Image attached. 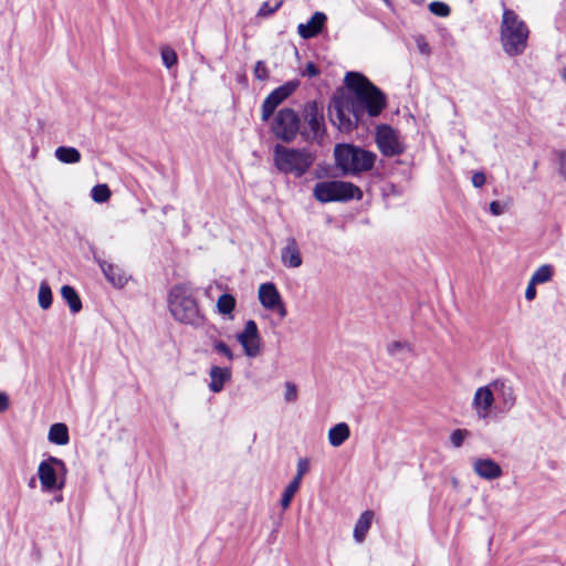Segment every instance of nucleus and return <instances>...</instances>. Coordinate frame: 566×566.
I'll use <instances>...</instances> for the list:
<instances>
[{"instance_id":"nucleus-1","label":"nucleus","mask_w":566,"mask_h":566,"mask_svg":"<svg viewBox=\"0 0 566 566\" xmlns=\"http://www.w3.org/2000/svg\"><path fill=\"white\" fill-rule=\"evenodd\" d=\"M345 84L352 94L335 95L329 104V117L340 132L349 133L365 117H377L387 105L386 95L365 75L348 72Z\"/></svg>"},{"instance_id":"nucleus-2","label":"nucleus","mask_w":566,"mask_h":566,"mask_svg":"<svg viewBox=\"0 0 566 566\" xmlns=\"http://www.w3.org/2000/svg\"><path fill=\"white\" fill-rule=\"evenodd\" d=\"M334 157L337 168L347 176H358L371 170L377 159L374 151L352 144L336 145Z\"/></svg>"},{"instance_id":"nucleus-3","label":"nucleus","mask_w":566,"mask_h":566,"mask_svg":"<svg viewBox=\"0 0 566 566\" xmlns=\"http://www.w3.org/2000/svg\"><path fill=\"white\" fill-rule=\"evenodd\" d=\"M315 161V155L307 148H292L275 145L273 148V165L282 174L295 178L303 177Z\"/></svg>"},{"instance_id":"nucleus-4","label":"nucleus","mask_w":566,"mask_h":566,"mask_svg":"<svg viewBox=\"0 0 566 566\" xmlns=\"http://www.w3.org/2000/svg\"><path fill=\"white\" fill-rule=\"evenodd\" d=\"M528 29L518 15L511 9L503 10L501 23V43L510 56L524 52L527 45Z\"/></svg>"},{"instance_id":"nucleus-5","label":"nucleus","mask_w":566,"mask_h":566,"mask_svg":"<svg viewBox=\"0 0 566 566\" xmlns=\"http://www.w3.org/2000/svg\"><path fill=\"white\" fill-rule=\"evenodd\" d=\"M168 303L170 313L177 321L192 326L202 325L203 316L200 314L189 285L174 286L169 293Z\"/></svg>"},{"instance_id":"nucleus-6","label":"nucleus","mask_w":566,"mask_h":566,"mask_svg":"<svg viewBox=\"0 0 566 566\" xmlns=\"http://www.w3.org/2000/svg\"><path fill=\"white\" fill-rule=\"evenodd\" d=\"M314 198L319 202L347 201L361 199L363 191L359 187L348 181L332 180L317 182L313 190Z\"/></svg>"},{"instance_id":"nucleus-7","label":"nucleus","mask_w":566,"mask_h":566,"mask_svg":"<svg viewBox=\"0 0 566 566\" xmlns=\"http://www.w3.org/2000/svg\"><path fill=\"white\" fill-rule=\"evenodd\" d=\"M303 119L306 125L301 130L303 139L321 143L325 134L323 107L315 101L307 102L303 108Z\"/></svg>"},{"instance_id":"nucleus-8","label":"nucleus","mask_w":566,"mask_h":566,"mask_svg":"<svg viewBox=\"0 0 566 566\" xmlns=\"http://www.w3.org/2000/svg\"><path fill=\"white\" fill-rule=\"evenodd\" d=\"M272 132L284 143L293 142L301 134L298 114L292 108H282L274 116Z\"/></svg>"},{"instance_id":"nucleus-9","label":"nucleus","mask_w":566,"mask_h":566,"mask_svg":"<svg viewBox=\"0 0 566 566\" xmlns=\"http://www.w3.org/2000/svg\"><path fill=\"white\" fill-rule=\"evenodd\" d=\"M375 139L378 149L386 157L399 156L405 151L399 133L389 125L377 126Z\"/></svg>"},{"instance_id":"nucleus-10","label":"nucleus","mask_w":566,"mask_h":566,"mask_svg":"<svg viewBox=\"0 0 566 566\" xmlns=\"http://www.w3.org/2000/svg\"><path fill=\"white\" fill-rule=\"evenodd\" d=\"M298 85L300 82L294 80L273 90L262 103V120H269V118L274 114L275 108L291 96Z\"/></svg>"},{"instance_id":"nucleus-11","label":"nucleus","mask_w":566,"mask_h":566,"mask_svg":"<svg viewBox=\"0 0 566 566\" xmlns=\"http://www.w3.org/2000/svg\"><path fill=\"white\" fill-rule=\"evenodd\" d=\"M238 342L243 347L244 354L250 357H256L261 352V337L258 325L253 319H249L241 333L237 335Z\"/></svg>"},{"instance_id":"nucleus-12","label":"nucleus","mask_w":566,"mask_h":566,"mask_svg":"<svg viewBox=\"0 0 566 566\" xmlns=\"http://www.w3.org/2000/svg\"><path fill=\"white\" fill-rule=\"evenodd\" d=\"M493 403L494 391L491 384L476 389L472 400V408L480 419H486L490 416Z\"/></svg>"},{"instance_id":"nucleus-13","label":"nucleus","mask_w":566,"mask_h":566,"mask_svg":"<svg viewBox=\"0 0 566 566\" xmlns=\"http://www.w3.org/2000/svg\"><path fill=\"white\" fill-rule=\"evenodd\" d=\"M93 259L99 265L105 279L115 289H122L126 284L127 276L123 269H120L117 264L108 263L102 260L95 252L93 253Z\"/></svg>"},{"instance_id":"nucleus-14","label":"nucleus","mask_w":566,"mask_h":566,"mask_svg":"<svg viewBox=\"0 0 566 566\" xmlns=\"http://www.w3.org/2000/svg\"><path fill=\"white\" fill-rule=\"evenodd\" d=\"M472 465L474 473L484 480H495L503 474L501 465L490 458H476Z\"/></svg>"},{"instance_id":"nucleus-15","label":"nucleus","mask_w":566,"mask_h":566,"mask_svg":"<svg viewBox=\"0 0 566 566\" xmlns=\"http://www.w3.org/2000/svg\"><path fill=\"white\" fill-rule=\"evenodd\" d=\"M326 20L325 13L315 12L306 23L298 24L297 32L300 36L305 40L317 36L322 32Z\"/></svg>"},{"instance_id":"nucleus-16","label":"nucleus","mask_w":566,"mask_h":566,"mask_svg":"<svg viewBox=\"0 0 566 566\" xmlns=\"http://www.w3.org/2000/svg\"><path fill=\"white\" fill-rule=\"evenodd\" d=\"M38 475L43 491L59 490L60 479L56 475V469L50 462V458L39 464Z\"/></svg>"},{"instance_id":"nucleus-17","label":"nucleus","mask_w":566,"mask_h":566,"mask_svg":"<svg viewBox=\"0 0 566 566\" xmlns=\"http://www.w3.org/2000/svg\"><path fill=\"white\" fill-rule=\"evenodd\" d=\"M491 386L493 388V391L501 399L503 409L505 411L511 410L516 402V396L513 387L506 380L503 379H495L494 381L491 382Z\"/></svg>"},{"instance_id":"nucleus-18","label":"nucleus","mask_w":566,"mask_h":566,"mask_svg":"<svg viewBox=\"0 0 566 566\" xmlns=\"http://www.w3.org/2000/svg\"><path fill=\"white\" fill-rule=\"evenodd\" d=\"M281 261L286 268L296 269L302 265V256L294 238H287L286 244L281 251Z\"/></svg>"},{"instance_id":"nucleus-19","label":"nucleus","mask_w":566,"mask_h":566,"mask_svg":"<svg viewBox=\"0 0 566 566\" xmlns=\"http://www.w3.org/2000/svg\"><path fill=\"white\" fill-rule=\"evenodd\" d=\"M259 301L266 310L274 311L282 300L276 286L273 283H263L259 287Z\"/></svg>"},{"instance_id":"nucleus-20","label":"nucleus","mask_w":566,"mask_h":566,"mask_svg":"<svg viewBox=\"0 0 566 566\" xmlns=\"http://www.w3.org/2000/svg\"><path fill=\"white\" fill-rule=\"evenodd\" d=\"M209 376L211 378L209 389L217 394L220 392L224 385L231 380L232 373L228 367L212 366L210 368Z\"/></svg>"},{"instance_id":"nucleus-21","label":"nucleus","mask_w":566,"mask_h":566,"mask_svg":"<svg viewBox=\"0 0 566 566\" xmlns=\"http://www.w3.org/2000/svg\"><path fill=\"white\" fill-rule=\"evenodd\" d=\"M374 520L373 511H365L360 514L354 527V538L357 543H363L371 526Z\"/></svg>"},{"instance_id":"nucleus-22","label":"nucleus","mask_w":566,"mask_h":566,"mask_svg":"<svg viewBox=\"0 0 566 566\" xmlns=\"http://www.w3.org/2000/svg\"><path fill=\"white\" fill-rule=\"evenodd\" d=\"M350 429L346 422H339L328 430V442L332 447H340L349 438Z\"/></svg>"},{"instance_id":"nucleus-23","label":"nucleus","mask_w":566,"mask_h":566,"mask_svg":"<svg viewBox=\"0 0 566 566\" xmlns=\"http://www.w3.org/2000/svg\"><path fill=\"white\" fill-rule=\"evenodd\" d=\"M48 439L51 443L65 446L70 441L69 429L65 423L57 422L50 427Z\"/></svg>"},{"instance_id":"nucleus-24","label":"nucleus","mask_w":566,"mask_h":566,"mask_svg":"<svg viewBox=\"0 0 566 566\" xmlns=\"http://www.w3.org/2000/svg\"><path fill=\"white\" fill-rule=\"evenodd\" d=\"M61 296L69 304L72 313H78L82 310V301L73 286L63 285Z\"/></svg>"},{"instance_id":"nucleus-25","label":"nucleus","mask_w":566,"mask_h":566,"mask_svg":"<svg viewBox=\"0 0 566 566\" xmlns=\"http://www.w3.org/2000/svg\"><path fill=\"white\" fill-rule=\"evenodd\" d=\"M55 157L63 164H76L81 160V153L74 147L61 146L55 149Z\"/></svg>"},{"instance_id":"nucleus-26","label":"nucleus","mask_w":566,"mask_h":566,"mask_svg":"<svg viewBox=\"0 0 566 566\" xmlns=\"http://www.w3.org/2000/svg\"><path fill=\"white\" fill-rule=\"evenodd\" d=\"M412 352V347L408 342L395 340L387 345V353L391 357L403 359L405 354Z\"/></svg>"},{"instance_id":"nucleus-27","label":"nucleus","mask_w":566,"mask_h":566,"mask_svg":"<svg viewBox=\"0 0 566 566\" xmlns=\"http://www.w3.org/2000/svg\"><path fill=\"white\" fill-rule=\"evenodd\" d=\"M235 298L228 293H224L219 296L217 301V308L220 314L228 315L231 314L235 307Z\"/></svg>"},{"instance_id":"nucleus-28","label":"nucleus","mask_w":566,"mask_h":566,"mask_svg":"<svg viewBox=\"0 0 566 566\" xmlns=\"http://www.w3.org/2000/svg\"><path fill=\"white\" fill-rule=\"evenodd\" d=\"M38 301L42 310H48L52 305V291L50 285L45 281L41 282L40 284Z\"/></svg>"},{"instance_id":"nucleus-29","label":"nucleus","mask_w":566,"mask_h":566,"mask_svg":"<svg viewBox=\"0 0 566 566\" xmlns=\"http://www.w3.org/2000/svg\"><path fill=\"white\" fill-rule=\"evenodd\" d=\"M553 276V266L549 264L541 265L532 275L531 281L535 284L548 282Z\"/></svg>"},{"instance_id":"nucleus-30","label":"nucleus","mask_w":566,"mask_h":566,"mask_svg":"<svg viewBox=\"0 0 566 566\" xmlns=\"http://www.w3.org/2000/svg\"><path fill=\"white\" fill-rule=\"evenodd\" d=\"M300 485H301V482H298V481L293 479L289 483V485L285 488V490H284V492L282 494V499H281V505H282V507L284 510H286L290 506L293 496L295 495V493L300 489Z\"/></svg>"},{"instance_id":"nucleus-31","label":"nucleus","mask_w":566,"mask_h":566,"mask_svg":"<svg viewBox=\"0 0 566 566\" xmlns=\"http://www.w3.org/2000/svg\"><path fill=\"white\" fill-rule=\"evenodd\" d=\"M111 190L107 185L99 184L92 188L91 196L95 202L103 203L111 198Z\"/></svg>"},{"instance_id":"nucleus-32","label":"nucleus","mask_w":566,"mask_h":566,"mask_svg":"<svg viewBox=\"0 0 566 566\" xmlns=\"http://www.w3.org/2000/svg\"><path fill=\"white\" fill-rule=\"evenodd\" d=\"M160 55H161V60H163V63L164 65L167 67V69H171L172 66H175L178 62V56H177V53L174 49H171L170 46H164L161 48L160 50Z\"/></svg>"},{"instance_id":"nucleus-33","label":"nucleus","mask_w":566,"mask_h":566,"mask_svg":"<svg viewBox=\"0 0 566 566\" xmlns=\"http://www.w3.org/2000/svg\"><path fill=\"white\" fill-rule=\"evenodd\" d=\"M50 462L53 463L56 469V475L57 478L60 476L59 490H62L65 483V475L67 473L66 464L63 460L55 457H50Z\"/></svg>"},{"instance_id":"nucleus-34","label":"nucleus","mask_w":566,"mask_h":566,"mask_svg":"<svg viewBox=\"0 0 566 566\" xmlns=\"http://www.w3.org/2000/svg\"><path fill=\"white\" fill-rule=\"evenodd\" d=\"M429 10L432 14H434L437 17H442V18L448 17L451 12L450 7L447 3L441 2V1H432L429 4Z\"/></svg>"},{"instance_id":"nucleus-35","label":"nucleus","mask_w":566,"mask_h":566,"mask_svg":"<svg viewBox=\"0 0 566 566\" xmlns=\"http://www.w3.org/2000/svg\"><path fill=\"white\" fill-rule=\"evenodd\" d=\"M469 436L470 432L467 429H455L450 436V441L454 448H460Z\"/></svg>"},{"instance_id":"nucleus-36","label":"nucleus","mask_w":566,"mask_h":566,"mask_svg":"<svg viewBox=\"0 0 566 566\" xmlns=\"http://www.w3.org/2000/svg\"><path fill=\"white\" fill-rule=\"evenodd\" d=\"M310 470V460L307 458H301L297 461V472L294 476V480L302 482L303 476L308 472Z\"/></svg>"},{"instance_id":"nucleus-37","label":"nucleus","mask_w":566,"mask_h":566,"mask_svg":"<svg viewBox=\"0 0 566 566\" xmlns=\"http://www.w3.org/2000/svg\"><path fill=\"white\" fill-rule=\"evenodd\" d=\"M253 74L255 78L260 81H265L269 78V70L266 67V64L263 61H258L255 63Z\"/></svg>"},{"instance_id":"nucleus-38","label":"nucleus","mask_w":566,"mask_h":566,"mask_svg":"<svg viewBox=\"0 0 566 566\" xmlns=\"http://www.w3.org/2000/svg\"><path fill=\"white\" fill-rule=\"evenodd\" d=\"M214 350L227 357L228 360H233L234 356L231 348L222 340H216L213 344Z\"/></svg>"},{"instance_id":"nucleus-39","label":"nucleus","mask_w":566,"mask_h":566,"mask_svg":"<svg viewBox=\"0 0 566 566\" xmlns=\"http://www.w3.org/2000/svg\"><path fill=\"white\" fill-rule=\"evenodd\" d=\"M281 6V0L276 1L273 6H271L269 2H263L261 8L259 9V15L268 17L274 13Z\"/></svg>"},{"instance_id":"nucleus-40","label":"nucleus","mask_w":566,"mask_h":566,"mask_svg":"<svg viewBox=\"0 0 566 566\" xmlns=\"http://www.w3.org/2000/svg\"><path fill=\"white\" fill-rule=\"evenodd\" d=\"M319 74V70L314 62H307L305 67L301 71L302 76L315 77Z\"/></svg>"},{"instance_id":"nucleus-41","label":"nucleus","mask_w":566,"mask_h":566,"mask_svg":"<svg viewBox=\"0 0 566 566\" xmlns=\"http://www.w3.org/2000/svg\"><path fill=\"white\" fill-rule=\"evenodd\" d=\"M284 397L286 401H295L297 399V389L293 382L287 381L285 384Z\"/></svg>"},{"instance_id":"nucleus-42","label":"nucleus","mask_w":566,"mask_h":566,"mask_svg":"<svg viewBox=\"0 0 566 566\" xmlns=\"http://www.w3.org/2000/svg\"><path fill=\"white\" fill-rule=\"evenodd\" d=\"M507 209V206L506 205H503L499 201H492L490 203V212L493 214V216H501L503 214Z\"/></svg>"},{"instance_id":"nucleus-43","label":"nucleus","mask_w":566,"mask_h":566,"mask_svg":"<svg viewBox=\"0 0 566 566\" xmlns=\"http://www.w3.org/2000/svg\"><path fill=\"white\" fill-rule=\"evenodd\" d=\"M485 175L481 171L474 172L472 176V184L476 188H481L485 184Z\"/></svg>"},{"instance_id":"nucleus-44","label":"nucleus","mask_w":566,"mask_h":566,"mask_svg":"<svg viewBox=\"0 0 566 566\" xmlns=\"http://www.w3.org/2000/svg\"><path fill=\"white\" fill-rule=\"evenodd\" d=\"M535 286H536V284H535V283H533V282L530 280V282H528V284H527V287H526V290H525V298H526L527 301H533V300L535 298V296H536V287H535Z\"/></svg>"},{"instance_id":"nucleus-45","label":"nucleus","mask_w":566,"mask_h":566,"mask_svg":"<svg viewBox=\"0 0 566 566\" xmlns=\"http://www.w3.org/2000/svg\"><path fill=\"white\" fill-rule=\"evenodd\" d=\"M417 46H418L420 53H422V54L430 53L429 44L424 41V39L422 36L417 39Z\"/></svg>"},{"instance_id":"nucleus-46","label":"nucleus","mask_w":566,"mask_h":566,"mask_svg":"<svg viewBox=\"0 0 566 566\" xmlns=\"http://www.w3.org/2000/svg\"><path fill=\"white\" fill-rule=\"evenodd\" d=\"M10 405L9 396L6 392L0 391V413L4 412Z\"/></svg>"},{"instance_id":"nucleus-47","label":"nucleus","mask_w":566,"mask_h":566,"mask_svg":"<svg viewBox=\"0 0 566 566\" xmlns=\"http://www.w3.org/2000/svg\"><path fill=\"white\" fill-rule=\"evenodd\" d=\"M559 172L566 179V153L560 156Z\"/></svg>"},{"instance_id":"nucleus-48","label":"nucleus","mask_w":566,"mask_h":566,"mask_svg":"<svg viewBox=\"0 0 566 566\" xmlns=\"http://www.w3.org/2000/svg\"><path fill=\"white\" fill-rule=\"evenodd\" d=\"M274 310L277 312V314L282 318H284L287 315L286 307H285L284 303L282 302V300L280 301V304L277 306H275Z\"/></svg>"},{"instance_id":"nucleus-49","label":"nucleus","mask_w":566,"mask_h":566,"mask_svg":"<svg viewBox=\"0 0 566 566\" xmlns=\"http://www.w3.org/2000/svg\"><path fill=\"white\" fill-rule=\"evenodd\" d=\"M54 500H55L56 502H62V501H63V495L60 493L59 495H56V496L54 497Z\"/></svg>"},{"instance_id":"nucleus-50","label":"nucleus","mask_w":566,"mask_h":566,"mask_svg":"<svg viewBox=\"0 0 566 566\" xmlns=\"http://www.w3.org/2000/svg\"><path fill=\"white\" fill-rule=\"evenodd\" d=\"M411 1L417 3V4H421L424 0H411Z\"/></svg>"},{"instance_id":"nucleus-51","label":"nucleus","mask_w":566,"mask_h":566,"mask_svg":"<svg viewBox=\"0 0 566 566\" xmlns=\"http://www.w3.org/2000/svg\"><path fill=\"white\" fill-rule=\"evenodd\" d=\"M563 78H564V80H565V82H566V70H565V71H564V73H563Z\"/></svg>"},{"instance_id":"nucleus-52","label":"nucleus","mask_w":566,"mask_h":566,"mask_svg":"<svg viewBox=\"0 0 566 566\" xmlns=\"http://www.w3.org/2000/svg\"><path fill=\"white\" fill-rule=\"evenodd\" d=\"M387 4H389V0H384Z\"/></svg>"}]
</instances>
